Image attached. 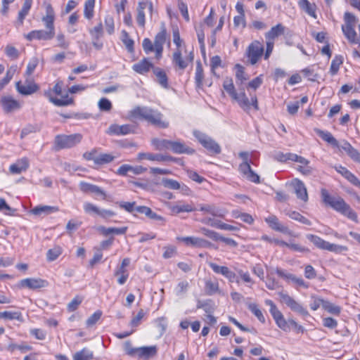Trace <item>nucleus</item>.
<instances>
[{
  "label": "nucleus",
  "instance_id": "1",
  "mask_svg": "<svg viewBox=\"0 0 360 360\" xmlns=\"http://www.w3.org/2000/svg\"><path fill=\"white\" fill-rule=\"evenodd\" d=\"M128 115L131 120H144L160 128L165 129L169 126L168 122L163 120L164 116L158 110L148 106H136L129 112Z\"/></svg>",
  "mask_w": 360,
  "mask_h": 360
},
{
  "label": "nucleus",
  "instance_id": "2",
  "mask_svg": "<svg viewBox=\"0 0 360 360\" xmlns=\"http://www.w3.org/2000/svg\"><path fill=\"white\" fill-rule=\"evenodd\" d=\"M321 195L322 201L326 206L331 207L352 221L358 223L356 213L342 198L330 195L326 189H321Z\"/></svg>",
  "mask_w": 360,
  "mask_h": 360
},
{
  "label": "nucleus",
  "instance_id": "3",
  "mask_svg": "<svg viewBox=\"0 0 360 360\" xmlns=\"http://www.w3.org/2000/svg\"><path fill=\"white\" fill-rule=\"evenodd\" d=\"M44 95L56 106H68L73 103V99L68 94L62 95V83L57 82L53 89L46 90Z\"/></svg>",
  "mask_w": 360,
  "mask_h": 360
},
{
  "label": "nucleus",
  "instance_id": "4",
  "mask_svg": "<svg viewBox=\"0 0 360 360\" xmlns=\"http://www.w3.org/2000/svg\"><path fill=\"white\" fill-rule=\"evenodd\" d=\"M273 158L275 160L280 162H295L300 164L297 169L304 174H307L310 172V169L307 166L309 161L304 158L295 153L276 151L273 155Z\"/></svg>",
  "mask_w": 360,
  "mask_h": 360
},
{
  "label": "nucleus",
  "instance_id": "5",
  "mask_svg": "<svg viewBox=\"0 0 360 360\" xmlns=\"http://www.w3.org/2000/svg\"><path fill=\"white\" fill-rule=\"evenodd\" d=\"M193 135L209 153L217 155L221 153L220 146L211 136L199 130H193Z\"/></svg>",
  "mask_w": 360,
  "mask_h": 360
},
{
  "label": "nucleus",
  "instance_id": "6",
  "mask_svg": "<svg viewBox=\"0 0 360 360\" xmlns=\"http://www.w3.org/2000/svg\"><path fill=\"white\" fill-rule=\"evenodd\" d=\"M82 139V135L80 134H60L55 138V146L58 150L70 148L80 143Z\"/></svg>",
  "mask_w": 360,
  "mask_h": 360
},
{
  "label": "nucleus",
  "instance_id": "7",
  "mask_svg": "<svg viewBox=\"0 0 360 360\" xmlns=\"http://www.w3.org/2000/svg\"><path fill=\"white\" fill-rule=\"evenodd\" d=\"M235 100L238 105L246 112H249L251 107L255 110H259L258 100L255 95L250 94V100L247 97L246 94L244 91L237 94Z\"/></svg>",
  "mask_w": 360,
  "mask_h": 360
},
{
  "label": "nucleus",
  "instance_id": "8",
  "mask_svg": "<svg viewBox=\"0 0 360 360\" xmlns=\"http://www.w3.org/2000/svg\"><path fill=\"white\" fill-rule=\"evenodd\" d=\"M264 53V46L259 41L252 42L247 50V56L252 65L257 63Z\"/></svg>",
  "mask_w": 360,
  "mask_h": 360
},
{
  "label": "nucleus",
  "instance_id": "9",
  "mask_svg": "<svg viewBox=\"0 0 360 360\" xmlns=\"http://www.w3.org/2000/svg\"><path fill=\"white\" fill-rule=\"evenodd\" d=\"M3 110L6 113H12L21 109L22 104L11 96H3L0 100Z\"/></svg>",
  "mask_w": 360,
  "mask_h": 360
},
{
  "label": "nucleus",
  "instance_id": "10",
  "mask_svg": "<svg viewBox=\"0 0 360 360\" xmlns=\"http://www.w3.org/2000/svg\"><path fill=\"white\" fill-rule=\"evenodd\" d=\"M46 14L42 17L41 21L46 29L55 35L54 21L56 18L55 11L49 3H45Z\"/></svg>",
  "mask_w": 360,
  "mask_h": 360
},
{
  "label": "nucleus",
  "instance_id": "11",
  "mask_svg": "<svg viewBox=\"0 0 360 360\" xmlns=\"http://www.w3.org/2000/svg\"><path fill=\"white\" fill-rule=\"evenodd\" d=\"M17 91L23 96L31 95L39 89V86L32 80L26 79L24 82L19 81L16 82Z\"/></svg>",
  "mask_w": 360,
  "mask_h": 360
},
{
  "label": "nucleus",
  "instance_id": "12",
  "mask_svg": "<svg viewBox=\"0 0 360 360\" xmlns=\"http://www.w3.org/2000/svg\"><path fill=\"white\" fill-rule=\"evenodd\" d=\"M321 307L324 311L334 316H339L341 313V307L321 297H316V309Z\"/></svg>",
  "mask_w": 360,
  "mask_h": 360
},
{
  "label": "nucleus",
  "instance_id": "13",
  "mask_svg": "<svg viewBox=\"0 0 360 360\" xmlns=\"http://www.w3.org/2000/svg\"><path fill=\"white\" fill-rule=\"evenodd\" d=\"M276 274L288 282H291L296 288H307L308 284L302 278H298L292 274L286 272L284 270L277 269Z\"/></svg>",
  "mask_w": 360,
  "mask_h": 360
},
{
  "label": "nucleus",
  "instance_id": "14",
  "mask_svg": "<svg viewBox=\"0 0 360 360\" xmlns=\"http://www.w3.org/2000/svg\"><path fill=\"white\" fill-rule=\"evenodd\" d=\"M198 210L204 214H210L212 217L224 218L226 210L217 207L214 204H199Z\"/></svg>",
  "mask_w": 360,
  "mask_h": 360
},
{
  "label": "nucleus",
  "instance_id": "15",
  "mask_svg": "<svg viewBox=\"0 0 360 360\" xmlns=\"http://www.w3.org/2000/svg\"><path fill=\"white\" fill-rule=\"evenodd\" d=\"M238 170L240 173L249 181L255 184L259 183V176L252 169L250 164H247L246 162L240 164Z\"/></svg>",
  "mask_w": 360,
  "mask_h": 360
},
{
  "label": "nucleus",
  "instance_id": "16",
  "mask_svg": "<svg viewBox=\"0 0 360 360\" xmlns=\"http://www.w3.org/2000/svg\"><path fill=\"white\" fill-rule=\"evenodd\" d=\"M147 169L142 166H131L130 165L124 164L121 165L117 170L116 174L119 176H125L131 173L134 175H139L144 173Z\"/></svg>",
  "mask_w": 360,
  "mask_h": 360
},
{
  "label": "nucleus",
  "instance_id": "17",
  "mask_svg": "<svg viewBox=\"0 0 360 360\" xmlns=\"http://www.w3.org/2000/svg\"><path fill=\"white\" fill-rule=\"evenodd\" d=\"M54 34L49 32L47 30H32L25 35V37L28 41L32 40H51L54 37Z\"/></svg>",
  "mask_w": 360,
  "mask_h": 360
},
{
  "label": "nucleus",
  "instance_id": "18",
  "mask_svg": "<svg viewBox=\"0 0 360 360\" xmlns=\"http://www.w3.org/2000/svg\"><path fill=\"white\" fill-rule=\"evenodd\" d=\"M148 9L150 13L153 11V4L150 1H142L139 3L138 8H137V16L136 21L139 26L144 27L146 20H145V12L144 10Z\"/></svg>",
  "mask_w": 360,
  "mask_h": 360
},
{
  "label": "nucleus",
  "instance_id": "19",
  "mask_svg": "<svg viewBox=\"0 0 360 360\" xmlns=\"http://www.w3.org/2000/svg\"><path fill=\"white\" fill-rule=\"evenodd\" d=\"M79 188L82 192L94 193L96 196L101 197L103 200L106 199L107 195L105 192L96 185L81 181L79 183Z\"/></svg>",
  "mask_w": 360,
  "mask_h": 360
},
{
  "label": "nucleus",
  "instance_id": "20",
  "mask_svg": "<svg viewBox=\"0 0 360 360\" xmlns=\"http://www.w3.org/2000/svg\"><path fill=\"white\" fill-rule=\"evenodd\" d=\"M47 284L46 281L36 278H25L20 282V285L22 288H27L32 290L44 288Z\"/></svg>",
  "mask_w": 360,
  "mask_h": 360
},
{
  "label": "nucleus",
  "instance_id": "21",
  "mask_svg": "<svg viewBox=\"0 0 360 360\" xmlns=\"http://www.w3.org/2000/svg\"><path fill=\"white\" fill-rule=\"evenodd\" d=\"M208 265L215 274L224 276L230 282L234 281L236 274L231 271L227 266H219L214 262H209Z\"/></svg>",
  "mask_w": 360,
  "mask_h": 360
},
{
  "label": "nucleus",
  "instance_id": "22",
  "mask_svg": "<svg viewBox=\"0 0 360 360\" xmlns=\"http://www.w3.org/2000/svg\"><path fill=\"white\" fill-rule=\"evenodd\" d=\"M166 41V30L163 28L160 32H158L154 41L155 44V57L157 59H160L162 57L163 51V46Z\"/></svg>",
  "mask_w": 360,
  "mask_h": 360
},
{
  "label": "nucleus",
  "instance_id": "23",
  "mask_svg": "<svg viewBox=\"0 0 360 360\" xmlns=\"http://www.w3.org/2000/svg\"><path fill=\"white\" fill-rule=\"evenodd\" d=\"M169 210L174 214H179L182 212H191L196 210V208L192 203L185 201H177L174 205L169 206Z\"/></svg>",
  "mask_w": 360,
  "mask_h": 360
},
{
  "label": "nucleus",
  "instance_id": "24",
  "mask_svg": "<svg viewBox=\"0 0 360 360\" xmlns=\"http://www.w3.org/2000/svg\"><path fill=\"white\" fill-rule=\"evenodd\" d=\"M30 166V161L27 158L23 157L9 167V172L13 174H20L25 172Z\"/></svg>",
  "mask_w": 360,
  "mask_h": 360
},
{
  "label": "nucleus",
  "instance_id": "25",
  "mask_svg": "<svg viewBox=\"0 0 360 360\" xmlns=\"http://www.w3.org/2000/svg\"><path fill=\"white\" fill-rule=\"evenodd\" d=\"M170 150L176 154L193 155L195 153V149L186 146L184 142L179 141H171Z\"/></svg>",
  "mask_w": 360,
  "mask_h": 360
},
{
  "label": "nucleus",
  "instance_id": "26",
  "mask_svg": "<svg viewBox=\"0 0 360 360\" xmlns=\"http://www.w3.org/2000/svg\"><path fill=\"white\" fill-rule=\"evenodd\" d=\"M137 159L139 160H148L150 161H156V162H165V161H172L174 158L170 155H162V154H154L150 153H139L137 155Z\"/></svg>",
  "mask_w": 360,
  "mask_h": 360
},
{
  "label": "nucleus",
  "instance_id": "27",
  "mask_svg": "<svg viewBox=\"0 0 360 360\" xmlns=\"http://www.w3.org/2000/svg\"><path fill=\"white\" fill-rule=\"evenodd\" d=\"M280 296L282 302L285 304L292 310L300 314L305 312V309L302 306L288 294L281 293Z\"/></svg>",
  "mask_w": 360,
  "mask_h": 360
},
{
  "label": "nucleus",
  "instance_id": "28",
  "mask_svg": "<svg viewBox=\"0 0 360 360\" xmlns=\"http://www.w3.org/2000/svg\"><path fill=\"white\" fill-rule=\"evenodd\" d=\"M158 352V347L155 345L143 346L137 347L136 356L140 359H148L155 356Z\"/></svg>",
  "mask_w": 360,
  "mask_h": 360
},
{
  "label": "nucleus",
  "instance_id": "29",
  "mask_svg": "<svg viewBox=\"0 0 360 360\" xmlns=\"http://www.w3.org/2000/svg\"><path fill=\"white\" fill-rule=\"evenodd\" d=\"M335 169L354 186H360L359 179L346 167L342 165H337L335 166Z\"/></svg>",
  "mask_w": 360,
  "mask_h": 360
},
{
  "label": "nucleus",
  "instance_id": "30",
  "mask_svg": "<svg viewBox=\"0 0 360 360\" xmlns=\"http://www.w3.org/2000/svg\"><path fill=\"white\" fill-rule=\"evenodd\" d=\"M265 221L272 229L280 231L283 233L289 232L288 229L280 223L278 219L275 215H271L265 218Z\"/></svg>",
  "mask_w": 360,
  "mask_h": 360
},
{
  "label": "nucleus",
  "instance_id": "31",
  "mask_svg": "<svg viewBox=\"0 0 360 360\" xmlns=\"http://www.w3.org/2000/svg\"><path fill=\"white\" fill-rule=\"evenodd\" d=\"M271 314L276 321L277 326L283 331H288V320L286 321L283 314L277 309H273L271 310Z\"/></svg>",
  "mask_w": 360,
  "mask_h": 360
},
{
  "label": "nucleus",
  "instance_id": "32",
  "mask_svg": "<svg viewBox=\"0 0 360 360\" xmlns=\"http://www.w3.org/2000/svg\"><path fill=\"white\" fill-rule=\"evenodd\" d=\"M58 211V208L49 205H39L31 210V213L35 216L41 217L50 214Z\"/></svg>",
  "mask_w": 360,
  "mask_h": 360
},
{
  "label": "nucleus",
  "instance_id": "33",
  "mask_svg": "<svg viewBox=\"0 0 360 360\" xmlns=\"http://www.w3.org/2000/svg\"><path fill=\"white\" fill-rule=\"evenodd\" d=\"M292 186L297 197L299 199L303 201H306L308 199L307 189L301 181L297 179L294 180L292 182Z\"/></svg>",
  "mask_w": 360,
  "mask_h": 360
},
{
  "label": "nucleus",
  "instance_id": "34",
  "mask_svg": "<svg viewBox=\"0 0 360 360\" xmlns=\"http://www.w3.org/2000/svg\"><path fill=\"white\" fill-rule=\"evenodd\" d=\"M285 27L281 24H277L274 26L271 30L265 34V38L267 41H274V39L278 36L284 33Z\"/></svg>",
  "mask_w": 360,
  "mask_h": 360
},
{
  "label": "nucleus",
  "instance_id": "35",
  "mask_svg": "<svg viewBox=\"0 0 360 360\" xmlns=\"http://www.w3.org/2000/svg\"><path fill=\"white\" fill-rule=\"evenodd\" d=\"M128 228L127 226L122 227H109L106 228L105 226H101L98 228L99 232H101L103 235L107 236L110 234H115V235H123L124 234Z\"/></svg>",
  "mask_w": 360,
  "mask_h": 360
},
{
  "label": "nucleus",
  "instance_id": "36",
  "mask_svg": "<svg viewBox=\"0 0 360 360\" xmlns=\"http://www.w3.org/2000/svg\"><path fill=\"white\" fill-rule=\"evenodd\" d=\"M152 67L153 64L147 58H144L140 62L134 64L132 69L137 73L143 75L149 72Z\"/></svg>",
  "mask_w": 360,
  "mask_h": 360
},
{
  "label": "nucleus",
  "instance_id": "37",
  "mask_svg": "<svg viewBox=\"0 0 360 360\" xmlns=\"http://www.w3.org/2000/svg\"><path fill=\"white\" fill-rule=\"evenodd\" d=\"M319 136L328 144L335 148H339V143L337 139L328 131L316 130Z\"/></svg>",
  "mask_w": 360,
  "mask_h": 360
},
{
  "label": "nucleus",
  "instance_id": "38",
  "mask_svg": "<svg viewBox=\"0 0 360 360\" xmlns=\"http://www.w3.org/2000/svg\"><path fill=\"white\" fill-rule=\"evenodd\" d=\"M171 141L167 139L155 138L151 140V144L158 150H167L171 148Z\"/></svg>",
  "mask_w": 360,
  "mask_h": 360
},
{
  "label": "nucleus",
  "instance_id": "39",
  "mask_svg": "<svg viewBox=\"0 0 360 360\" xmlns=\"http://www.w3.org/2000/svg\"><path fill=\"white\" fill-rule=\"evenodd\" d=\"M32 0H25L21 10L18 13V22L20 25L23 24L24 19L29 13L32 7Z\"/></svg>",
  "mask_w": 360,
  "mask_h": 360
},
{
  "label": "nucleus",
  "instance_id": "40",
  "mask_svg": "<svg viewBox=\"0 0 360 360\" xmlns=\"http://www.w3.org/2000/svg\"><path fill=\"white\" fill-rule=\"evenodd\" d=\"M153 73L156 76L160 85L165 89H168V79L165 72L159 68H155Z\"/></svg>",
  "mask_w": 360,
  "mask_h": 360
},
{
  "label": "nucleus",
  "instance_id": "41",
  "mask_svg": "<svg viewBox=\"0 0 360 360\" xmlns=\"http://www.w3.org/2000/svg\"><path fill=\"white\" fill-rule=\"evenodd\" d=\"M355 27H342V32L345 37L351 44H358L357 34L354 30Z\"/></svg>",
  "mask_w": 360,
  "mask_h": 360
},
{
  "label": "nucleus",
  "instance_id": "42",
  "mask_svg": "<svg viewBox=\"0 0 360 360\" xmlns=\"http://www.w3.org/2000/svg\"><path fill=\"white\" fill-rule=\"evenodd\" d=\"M162 184L165 188L172 190H179L181 188L183 191L188 190V188L186 186L181 187V184L177 181L172 179H163L162 180Z\"/></svg>",
  "mask_w": 360,
  "mask_h": 360
},
{
  "label": "nucleus",
  "instance_id": "43",
  "mask_svg": "<svg viewBox=\"0 0 360 360\" xmlns=\"http://www.w3.org/2000/svg\"><path fill=\"white\" fill-rule=\"evenodd\" d=\"M93 358V352L86 347H84L82 350L77 352L73 355V360H92Z\"/></svg>",
  "mask_w": 360,
  "mask_h": 360
},
{
  "label": "nucleus",
  "instance_id": "44",
  "mask_svg": "<svg viewBox=\"0 0 360 360\" xmlns=\"http://www.w3.org/2000/svg\"><path fill=\"white\" fill-rule=\"evenodd\" d=\"M173 63L179 67V68L184 70L188 66V60L184 59L181 56V51L180 49H176L173 53Z\"/></svg>",
  "mask_w": 360,
  "mask_h": 360
},
{
  "label": "nucleus",
  "instance_id": "45",
  "mask_svg": "<svg viewBox=\"0 0 360 360\" xmlns=\"http://www.w3.org/2000/svg\"><path fill=\"white\" fill-rule=\"evenodd\" d=\"M0 319L5 320H18L22 321V316L18 311H5L0 312Z\"/></svg>",
  "mask_w": 360,
  "mask_h": 360
},
{
  "label": "nucleus",
  "instance_id": "46",
  "mask_svg": "<svg viewBox=\"0 0 360 360\" xmlns=\"http://www.w3.org/2000/svg\"><path fill=\"white\" fill-rule=\"evenodd\" d=\"M189 283L187 281H181L178 283L174 289V294L178 297H182L188 291Z\"/></svg>",
  "mask_w": 360,
  "mask_h": 360
},
{
  "label": "nucleus",
  "instance_id": "47",
  "mask_svg": "<svg viewBox=\"0 0 360 360\" xmlns=\"http://www.w3.org/2000/svg\"><path fill=\"white\" fill-rule=\"evenodd\" d=\"M115 157L110 153H99L96 160H95V164L101 165L110 163L115 160Z\"/></svg>",
  "mask_w": 360,
  "mask_h": 360
},
{
  "label": "nucleus",
  "instance_id": "48",
  "mask_svg": "<svg viewBox=\"0 0 360 360\" xmlns=\"http://www.w3.org/2000/svg\"><path fill=\"white\" fill-rule=\"evenodd\" d=\"M122 41L126 46V49L129 53H133L134 51V41L129 37V34L125 31H122Z\"/></svg>",
  "mask_w": 360,
  "mask_h": 360
},
{
  "label": "nucleus",
  "instance_id": "49",
  "mask_svg": "<svg viewBox=\"0 0 360 360\" xmlns=\"http://www.w3.org/2000/svg\"><path fill=\"white\" fill-rule=\"evenodd\" d=\"M298 6L300 8L310 16L315 18V10L308 0H299Z\"/></svg>",
  "mask_w": 360,
  "mask_h": 360
},
{
  "label": "nucleus",
  "instance_id": "50",
  "mask_svg": "<svg viewBox=\"0 0 360 360\" xmlns=\"http://www.w3.org/2000/svg\"><path fill=\"white\" fill-rule=\"evenodd\" d=\"M15 349L20 350L22 353H26L32 349V347L26 344H14L11 343L8 346V350L11 352H13Z\"/></svg>",
  "mask_w": 360,
  "mask_h": 360
},
{
  "label": "nucleus",
  "instance_id": "51",
  "mask_svg": "<svg viewBox=\"0 0 360 360\" xmlns=\"http://www.w3.org/2000/svg\"><path fill=\"white\" fill-rule=\"evenodd\" d=\"M177 240L181 241L186 246L198 248L199 237L184 236L177 237Z\"/></svg>",
  "mask_w": 360,
  "mask_h": 360
},
{
  "label": "nucleus",
  "instance_id": "52",
  "mask_svg": "<svg viewBox=\"0 0 360 360\" xmlns=\"http://www.w3.org/2000/svg\"><path fill=\"white\" fill-rule=\"evenodd\" d=\"M63 252V249L60 246H55L49 249L46 253V258L49 262L55 261Z\"/></svg>",
  "mask_w": 360,
  "mask_h": 360
},
{
  "label": "nucleus",
  "instance_id": "53",
  "mask_svg": "<svg viewBox=\"0 0 360 360\" xmlns=\"http://www.w3.org/2000/svg\"><path fill=\"white\" fill-rule=\"evenodd\" d=\"M95 0H86L84 4V15L87 19H91L94 16Z\"/></svg>",
  "mask_w": 360,
  "mask_h": 360
},
{
  "label": "nucleus",
  "instance_id": "54",
  "mask_svg": "<svg viewBox=\"0 0 360 360\" xmlns=\"http://www.w3.org/2000/svg\"><path fill=\"white\" fill-rule=\"evenodd\" d=\"M223 87L233 99L238 94L231 79L226 78L224 82Z\"/></svg>",
  "mask_w": 360,
  "mask_h": 360
},
{
  "label": "nucleus",
  "instance_id": "55",
  "mask_svg": "<svg viewBox=\"0 0 360 360\" xmlns=\"http://www.w3.org/2000/svg\"><path fill=\"white\" fill-rule=\"evenodd\" d=\"M343 62L342 57L341 56H335L333 59L330 68V72L332 75H335L338 73L341 64Z\"/></svg>",
  "mask_w": 360,
  "mask_h": 360
},
{
  "label": "nucleus",
  "instance_id": "56",
  "mask_svg": "<svg viewBox=\"0 0 360 360\" xmlns=\"http://www.w3.org/2000/svg\"><path fill=\"white\" fill-rule=\"evenodd\" d=\"M345 24L342 27H355L358 19L356 17L349 12H345L344 14Z\"/></svg>",
  "mask_w": 360,
  "mask_h": 360
},
{
  "label": "nucleus",
  "instance_id": "57",
  "mask_svg": "<svg viewBox=\"0 0 360 360\" xmlns=\"http://www.w3.org/2000/svg\"><path fill=\"white\" fill-rule=\"evenodd\" d=\"M84 212L89 214H96L99 216L101 208L93 203L85 202L83 205Z\"/></svg>",
  "mask_w": 360,
  "mask_h": 360
},
{
  "label": "nucleus",
  "instance_id": "58",
  "mask_svg": "<svg viewBox=\"0 0 360 360\" xmlns=\"http://www.w3.org/2000/svg\"><path fill=\"white\" fill-rule=\"evenodd\" d=\"M114 275L118 276L117 283L120 285L124 284L129 278V272L127 270L116 269Z\"/></svg>",
  "mask_w": 360,
  "mask_h": 360
},
{
  "label": "nucleus",
  "instance_id": "59",
  "mask_svg": "<svg viewBox=\"0 0 360 360\" xmlns=\"http://www.w3.org/2000/svg\"><path fill=\"white\" fill-rule=\"evenodd\" d=\"M248 309L258 319V320L260 322H262V323L265 322V318H264L262 311L259 309L258 306L255 303H250L248 304Z\"/></svg>",
  "mask_w": 360,
  "mask_h": 360
},
{
  "label": "nucleus",
  "instance_id": "60",
  "mask_svg": "<svg viewBox=\"0 0 360 360\" xmlns=\"http://www.w3.org/2000/svg\"><path fill=\"white\" fill-rule=\"evenodd\" d=\"M205 290L207 295H212L219 291L218 282H213L212 281H207L205 282Z\"/></svg>",
  "mask_w": 360,
  "mask_h": 360
},
{
  "label": "nucleus",
  "instance_id": "61",
  "mask_svg": "<svg viewBox=\"0 0 360 360\" xmlns=\"http://www.w3.org/2000/svg\"><path fill=\"white\" fill-rule=\"evenodd\" d=\"M201 222L202 224H205L206 225L210 226L218 229H221V226L223 224V221L212 217H205L201 220Z\"/></svg>",
  "mask_w": 360,
  "mask_h": 360
},
{
  "label": "nucleus",
  "instance_id": "62",
  "mask_svg": "<svg viewBox=\"0 0 360 360\" xmlns=\"http://www.w3.org/2000/svg\"><path fill=\"white\" fill-rule=\"evenodd\" d=\"M204 75H203V70L201 64L198 63L195 68V83L198 87H200L202 84V80H203Z\"/></svg>",
  "mask_w": 360,
  "mask_h": 360
},
{
  "label": "nucleus",
  "instance_id": "63",
  "mask_svg": "<svg viewBox=\"0 0 360 360\" xmlns=\"http://www.w3.org/2000/svg\"><path fill=\"white\" fill-rule=\"evenodd\" d=\"M200 232L205 236L210 238L214 241H219L220 238V234L213 230L202 227L200 229Z\"/></svg>",
  "mask_w": 360,
  "mask_h": 360
},
{
  "label": "nucleus",
  "instance_id": "64",
  "mask_svg": "<svg viewBox=\"0 0 360 360\" xmlns=\"http://www.w3.org/2000/svg\"><path fill=\"white\" fill-rule=\"evenodd\" d=\"M90 34L94 40H98L103 34V25L102 23L100 22L96 26H95L93 29L89 31Z\"/></svg>",
  "mask_w": 360,
  "mask_h": 360
}]
</instances>
